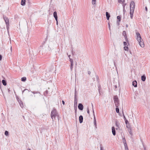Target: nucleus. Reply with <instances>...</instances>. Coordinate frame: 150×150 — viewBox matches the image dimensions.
<instances>
[{
	"label": "nucleus",
	"mask_w": 150,
	"mask_h": 150,
	"mask_svg": "<svg viewBox=\"0 0 150 150\" xmlns=\"http://www.w3.org/2000/svg\"><path fill=\"white\" fill-rule=\"evenodd\" d=\"M51 117L52 119V121H54L53 119H55L56 117H57L58 120H59V116L56 110L54 108H53L51 113Z\"/></svg>",
	"instance_id": "nucleus-1"
},
{
	"label": "nucleus",
	"mask_w": 150,
	"mask_h": 150,
	"mask_svg": "<svg viewBox=\"0 0 150 150\" xmlns=\"http://www.w3.org/2000/svg\"><path fill=\"white\" fill-rule=\"evenodd\" d=\"M113 99L116 107H118L119 106V102L117 96H114Z\"/></svg>",
	"instance_id": "nucleus-2"
},
{
	"label": "nucleus",
	"mask_w": 150,
	"mask_h": 150,
	"mask_svg": "<svg viewBox=\"0 0 150 150\" xmlns=\"http://www.w3.org/2000/svg\"><path fill=\"white\" fill-rule=\"evenodd\" d=\"M4 19L5 21L6 25V27L7 29L8 30L9 26V21L8 18L6 17V16H3Z\"/></svg>",
	"instance_id": "nucleus-3"
},
{
	"label": "nucleus",
	"mask_w": 150,
	"mask_h": 150,
	"mask_svg": "<svg viewBox=\"0 0 150 150\" xmlns=\"http://www.w3.org/2000/svg\"><path fill=\"white\" fill-rule=\"evenodd\" d=\"M135 6L134 2L133 1H131L130 6V11H134Z\"/></svg>",
	"instance_id": "nucleus-4"
},
{
	"label": "nucleus",
	"mask_w": 150,
	"mask_h": 150,
	"mask_svg": "<svg viewBox=\"0 0 150 150\" xmlns=\"http://www.w3.org/2000/svg\"><path fill=\"white\" fill-rule=\"evenodd\" d=\"M136 39L138 42L142 40L140 33L138 32H137L136 33Z\"/></svg>",
	"instance_id": "nucleus-5"
},
{
	"label": "nucleus",
	"mask_w": 150,
	"mask_h": 150,
	"mask_svg": "<svg viewBox=\"0 0 150 150\" xmlns=\"http://www.w3.org/2000/svg\"><path fill=\"white\" fill-rule=\"evenodd\" d=\"M138 42L139 45L142 47L143 48L144 47V44L143 41V40H142L140 41H139Z\"/></svg>",
	"instance_id": "nucleus-6"
},
{
	"label": "nucleus",
	"mask_w": 150,
	"mask_h": 150,
	"mask_svg": "<svg viewBox=\"0 0 150 150\" xmlns=\"http://www.w3.org/2000/svg\"><path fill=\"white\" fill-rule=\"evenodd\" d=\"M78 108L80 110H82L83 109V106L81 103H79L78 105Z\"/></svg>",
	"instance_id": "nucleus-7"
},
{
	"label": "nucleus",
	"mask_w": 150,
	"mask_h": 150,
	"mask_svg": "<svg viewBox=\"0 0 150 150\" xmlns=\"http://www.w3.org/2000/svg\"><path fill=\"white\" fill-rule=\"evenodd\" d=\"M18 100L21 107L22 108H23V102L20 99H18Z\"/></svg>",
	"instance_id": "nucleus-8"
},
{
	"label": "nucleus",
	"mask_w": 150,
	"mask_h": 150,
	"mask_svg": "<svg viewBox=\"0 0 150 150\" xmlns=\"http://www.w3.org/2000/svg\"><path fill=\"white\" fill-rule=\"evenodd\" d=\"M77 98L76 95H74V105H77Z\"/></svg>",
	"instance_id": "nucleus-9"
},
{
	"label": "nucleus",
	"mask_w": 150,
	"mask_h": 150,
	"mask_svg": "<svg viewBox=\"0 0 150 150\" xmlns=\"http://www.w3.org/2000/svg\"><path fill=\"white\" fill-rule=\"evenodd\" d=\"M53 16L54 17L56 21H57L58 17L57 15V13L56 11H54L53 13Z\"/></svg>",
	"instance_id": "nucleus-10"
},
{
	"label": "nucleus",
	"mask_w": 150,
	"mask_h": 150,
	"mask_svg": "<svg viewBox=\"0 0 150 150\" xmlns=\"http://www.w3.org/2000/svg\"><path fill=\"white\" fill-rule=\"evenodd\" d=\"M112 132L113 135L115 136L116 135L115 131V127H112Z\"/></svg>",
	"instance_id": "nucleus-11"
},
{
	"label": "nucleus",
	"mask_w": 150,
	"mask_h": 150,
	"mask_svg": "<svg viewBox=\"0 0 150 150\" xmlns=\"http://www.w3.org/2000/svg\"><path fill=\"white\" fill-rule=\"evenodd\" d=\"M79 122L80 123H81L83 122V117L82 115H80L79 117Z\"/></svg>",
	"instance_id": "nucleus-12"
},
{
	"label": "nucleus",
	"mask_w": 150,
	"mask_h": 150,
	"mask_svg": "<svg viewBox=\"0 0 150 150\" xmlns=\"http://www.w3.org/2000/svg\"><path fill=\"white\" fill-rule=\"evenodd\" d=\"M106 16L107 19L108 20H109L110 17V14L107 12H106Z\"/></svg>",
	"instance_id": "nucleus-13"
},
{
	"label": "nucleus",
	"mask_w": 150,
	"mask_h": 150,
	"mask_svg": "<svg viewBox=\"0 0 150 150\" xmlns=\"http://www.w3.org/2000/svg\"><path fill=\"white\" fill-rule=\"evenodd\" d=\"M122 141L124 145H126L127 144L126 139L124 137H122Z\"/></svg>",
	"instance_id": "nucleus-14"
},
{
	"label": "nucleus",
	"mask_w": 150,
	"mask_h": 150,
	"mask_svg": "<svg viewBox=\"0 0 150 150\" xmlns=\"http://www.w3.org/2000/svg\"><path fill=\"white\" fill-rule=\"evenodd\" d=\"M132 85L134 87H137V82L136 81H134L132 82Z\"/></svg>",
	"instance_id": "nucleus-15"
},
{
	"label": "nucleus",
	"mask_w": 150,
	"mask_h": 150,
	"mask_svg": "<svg viewBox=\"0 0 150 150\" xmlns=\"http://www.w3.org/2000/svg\"><path fill=\"white\" fill-rule=\"evenodd\" d=\"M117 18L118 20V21H117V23L119 25L121 20V17L120 16H118L117 17Z\"/></svg>",
	"instance_id": "nucleus-16"
},
{
	"label": "nucleus",
	"mask_w": 150,
	"mask_h": 150,
	"mask_svg": "<svg viewBox=\"0 0 150 150\" xmlns=\"http://www.w3.org/2000/svg\"><path fill=\"white\" fill-rule=\"evenodd\" d=\"M146 79V77L145 75H143L141 76V79L143 81H145Z\"/></svg>",
	"instance_id": "nucleus-17"
},
{
	"label": "nucleus",
	"mask_w": 150,
	"mask_h": 150,
	"mask_svg": "<svg viewBox=\"0 0 150 150\" xmlns=\"http://www.w3.org/2000/svg\"><path fill=\"white\" fill-rule=\"evenodd\" d=\"M25 0H22L21 4L22 6H24L25 4Z\"/></svg>",
	"instance_id": "nucleus-18"
},
{
	"label": "nucleus",
	"mask_w": 150,
	"mask_h": 150,
	"mask_svg": "<svg viewBox=\"0 0 150 150\" xmlns=\"http://www.w3.org/2000/svg\"><path fill=\"white\" fill-rule=\"evenodd\" d=\"M134 11H130V17L132 19L133 17V14Z\"/></svg>",
	"instance_id": "nucleus-19"
},
{
	"label": "nucleus",
	"mask_w": 150,
	"mask_h": 150,
	"mask_svg": "<svg viewBox=\"0 0 150 150\" xmlns=\"http://www.w3.org/2000/svg\"><path fill=\"white\" fill-rule=\"evenodd\" d=\"M2 82L3 85L4 86H6V81L4 80H3L2 81Z\"/></svg>",
	"instance_id": "nucleus-20"
},
{
	"label": "nucleus",
	"mask_w": 150,
	"mask_h": 150,
	"mask_svg": "<svg viewBox=\"0 0 150 150\" xmlns=\"http://www.w3.org/2000/svg\"><path fill=\"white\" fill-rule=\"evenodd\" d=\"M74 66V63H71L70 69L72 71Z\"/></svg>",
	"instance_id": "nucleus-21"
},
{
	"label": "nucleus",
	"mask_w": 150,
	"mask_h": 150,
	"mask_svg": "<svg viewBox=\"0 0 150 150\" xmlns=\"http://www.w3.org/2000/svg\"><path fill=\"white\" fill-rule=\"evenodd\" d=\"M93 123L96 129L97 128V125H96V120H94L93 121Z\"/></svg>",
	"instance_id": "nucleus-22"
},
{
	"label": "nucleus",
	"mask_w": 150,
	"mask_h": 150,
	"mask_svg": "<svg viewBox=\"0 0 150 150\" xmlns=\"http://www.w3.org/2000/svg\"><path fill=\"white\" fill-rule=\"evenodd\" d=\"M31 92L33 93V94L39 93L40 94V92L39 91H31Z\"/></svg>",
	"instance_id": "nucleus-23"
},
{
	"label": "nucleus",
	"mask_w": 150,
	"mask_h": 150,
	"mask_svg": "<svg viewBox=\"0 0 150 150\" xmlns=\"http://www.w3.org/2000/svg\"><path fill=\"white\" fill-rule=\"evenodd\" d=\"M26 78L25 77H23L21 78V80L22 81H25L26 80Z\"/></svg>",
	"instance_id": "nucleus-24"
},
{
	"label": "nucleus",
	"mask_w": 150,
	"mask_h": 150,
	"mask_svg": "<svg viewBox=\"0 0 150 150\" xmlns=\"http://www.w3.org/2000/svg\"><path fill=\"white\" fill-rule=\"evenodd\" d=\"M26 92L27 93H28L29 92V90L27 89H24L22 93H23L25 92Z\"/></svg>",
	"instance_id": "nucleus-25"
},
{
	"label": "nucleus",
	"mask_w": 150,
	"mask_h": 150,
	"mask_svg": "<svg viewBox=\"0 0 150 150\" xmlns=\"http://www.w3.org/2000/svg\"><path fill=\"white\" fill-rule=\"evenodd\" d=\"M124 49L125 50L128 51L129 49L128 47V45H127V46H125V47H124Z\"/></svg>",
	"instance_id": "nucleus-26"
},
{
	"label": "nucleus",
	"mask_w": 150,
	"mask_h": 150,
	"mask_svg": "<svg viewBox=\"0 0 150 150\" xmlns=\"http://www.w3.org/2000/svg\"><path fill=\"white\" fill-rule=\"evenodd\" d=\"M124 146H125V150H128V146H127V144H126V145H124Z\"/></svg>",
	"instance_id": "nucleus-27"
},
{
	"label": "nucleus",
	"mask_w": 150,
	"mask_h": 150,
	"mask_svg": "<svg viewBox=\"0 0 150 150\" xmlns=\"http://www.w3.org/2000/svg\"><path fill=\"white\" fill-rule=\"evenodd\" d=\"M116 112L117 113H118L119 112V108L117 107H116Z\"/></svg>",
	"instance_id": "nucleus-28"
},
{
	"label": "nucleus",
	"mask_w": 150,
	"mask_h": 150,
	"mask_svg": "<svg viewBox=\"0 0 150 150\" xmlns=\"http://www.w3.org/2000/svg\"><path fill=\"white\" fill-rule=\"evenodd\" d=\"M4 134L6 136H8V132L7 131H6L5 132Z\"/></svg>",
	"instance_id": "nucleus-29"
},
{
	"label": "nucleus",
	"mask_w": 150,
	"mask_h": 150,
	"mask_svg": "<svg viewBox=\"0 0 150 150\" xmlns=\"http://www.w3.org/2000/svg\"><path fill=\"white\" fill-rule=\"evenodd\" d=\"M115 125H116V126L119 128V123H118V122H117V121H116L115 122Z\"/></svg>",
	"instance_id": "nucleus-30"
},
{
	"label": "nucleus",
	"mask_w": 150,
	"mask_h": 150,
	"mask_svg": "<svg viewBox=\"0 0 150 150\" xmlns=\"http://www.w3.org/2000/svg\"><path fill=\"white\" fill-rule=\"evenodd\" d=\"M96 0H92V3L93 5L95 4H96Z\"/></svg>",
	"instance_id": "nucleus-31"
},
{
	"label": "nucleus",
	"mask_w": 150,
	"mask_h": 150,
	"mask_svg": "<svg viewBox=\"0 0 150 150\" xmlns=\"http://www.w3.org/2000/svg\"><path fill=\"white\" fill-rule=\"evenodd\" d=\"M126 5V4L123 3L122 6L123 7V11H124V10H125V5Z\"/></svg>",
	"instance_id": "nucleus-32"
},
{
	"label": "nucleus",
	"mask_w": 150,
	"mask_h": 150,
	"mask_svg": "<svg viewBox=\"0 0 150 150\" xmlns=\"http://www.w3.org/2000/svg\"><path fill=\"white\" fill-rule=\"evenodd\" d=\"M122 34L124 37H125V35H127L126 34V32L125 31H123Z\"/></svg>",
	"instance_id": "nucleus-33"
},
{
	"label": "nucleus",
	"mask_w": 150,
	"mask_h": 150,
	"mask_svg": "<svg viewBox=\"0 0 150 150\" xmlns=\"http://www.w3.org/2000/svg\"><path fill=\"white\" fill-rule=\"evenodd\" d=\"M124 37L125 38V39L126 41L127 42H128V39H127V35H125V37Z\"/></svg>",
	"instance_id": "nucleus-34"
},
{
	"label": "nucleus",
	"mask_w": 150,
	"mask_h": 150,
	"mask_svg": "<svg viewBox=\"0 0 150 150\" xmlns=\"http://www.w3.org/2000/svg\"><path fill=\"white\" fill-rule=\"evenodd\" d=\"M92 110H93V116H94V115H95L94 112V109H93V105L92 104Z\"/></svg>",
	"instance_id": "nucleus-35"
},
{
	"label": "nucleus",
	"mask_w": 150,
	"mask_h": 150,
	"mask_svg": "<svg viewBox=\"0 0 150 150\" xmlns=\"http://www.w3.org/2000/svg\"><path fill=\"white\" fill-rule=\"evenodd\" d=\"M126 127L127 128H128V129H129L130 128V125H129V124H127L126 125Z\"/></svg>",
	"instance_id": "nucleus-36"
},
{
	"label": "nucleus",
	"mask_w": 150,
	"mask_h": 150,
	"mask_svg": "<svg viewBox=\"0 0 150 150\" xmlns=\"http://www.w3.org/2000/svg\"><path fill=\"white\" fill-rule=\"evenodd\" d=\"M69 59H70V61L71 62V63H74L73 60L72 59H71L70 58Z\"/></svg>",
	"instance_id": "nucleus-37"
},
{
	"label": "nucleus",
	"mask_w": 150,
	"mask_h": 150,
	"mask_svg": "<svg viewBox=\"0 0 150 150\" xmlns=\"http://www.w3.org/2000/svg\"><path fill=\"white\" fill-rule=\"evenodd\" d=\"M125 120V123H126V125L129 124V123L128 121L127 120Z\"/></svg>",
	"instance_id": "nucleus-38"
},
{
	"label": "nucleus",
	"mask_w": 150,
	"mask_h": 150,
	"mask_svg": "<svg viewBox=\"0 0 150 150\" xmlns=\"http://www.w3.org/2000/svg\"><path fill=\"white\" fill-rule=\"evenodd\" d=\"M124 1V0H118L119 3H121L123 2Z\"/></svg>",
	"instance_id": "nucleus-39"
},
{
	"label": "nucleus",
	"mask_w": 150,
	"mask_h": 150,
	"mask_svg": "<svg viewBox=\"0 0 150 150\" xmlns=\"http://www.w3.org/2000/svg\"><path fill=\"white\" fill-rule=\"evenodd\" d=\"M108 28H109V30H110V24L109 23H108Z\"/></svg>",
	"instance_id": "nucleus-40"
},
{
	"label": "nucleus",
	"mask_w": 150,
	"mask_h": 150,
	"mask_svg": "<svg viewBox=\"0 0 150 150\" xmlns=\"http://www.w3.org/2000/svg\"><path fill=\"white\" fill-rule=\"evenodd\" d=\"M123 43H124V45L125 46H127V43L126 42H124Z\"/></svg>",
	"instance_id": "nucleus-41"
},
{
	"label": "nucleus",
	"mask_w": 150,
	"mask_h": 150,
	"mask_svg": "<svg viewBox=\"0 0 150 150\" xmlns=\"http://www.w3.org/2000/svg\"><path fill=\"white\" fill-rule=\"evenodd\" d=\"M100 150H104L103 149V148L101 145H100Z\"/></svg>",
	"instance_id": "nucleus-42"
},
{
	"label": "nucleus",
	"mask_w": 150,
	"mask_h": 150,
	"mask_svg": "<svg viewBox=\"0 0 150 150\" xmlns=\"http://www.w3.org/2000/svg\"><path fill=\"white\" fill-rule=\"evenodd\" d=\"M122 113L123 114V117H124V119L125 120H127L126 118V117H125V115L124 114L123 111L122 112Z\"/></svg>",
	"instance_id": "nucleus-43"
},
{
	"label": "nucleus",
	"mask_w": 150,
	"mask_h": 150,
	"mask_svg": "<svg viewBox=\"0 0 150 150\" xmlns=\"http://www.w3.org/2000/svg\"><path fill=\"white\" fill-rule=\"evenodd\" d=\"M87 113H88V114L89 115L90 114V112H89V110L88 108V109H87Z\"/></svg>",
	"instance_id": "nucleus-44"
},
{
	"label": "nucleus",
	"mask_w": 150,
	"mask_h": 150,
	"mask_svg": "<svg viewBox=\"0 0 150 150\" xmlns=\"http://www.w3.org/2000/svg\"><path fill=\"white\" fill-rule=\"evenodd\" d=\"M145 10H146V11L147 12L148 10H147V7L146 6H145Z\"/></svg>",
	"instance_id": "nucleus-45"
},
{
	"label": "nucleus",
	"mask_w": 150,
	"mask_h": 150,
	"mask_svg": "<svg viewBox=\"0 0 150 150\" xmlns=\"http://www.w3.org/2000/svg\"><path fill=\"white\" fill-rule=\"evenodd\" d=\"M74 94H75L74 95H76V89H75Z\"/></svg>",
	"instance_id": "nucleus-46"
},
{
	"label": "nucleus",
	"mask_w": 150,
	"mask_h": 150,
	"mask_svg": "<svg viewBox=\"0 0 150 150\" xmlns=\"http://www.w3.org/2000/svg\"><path fill=\"white\" fill-rule=\"evenodd\" d=\"M46 93V94H47L48 93V91H46L44 93V94Z\"/></svg>",
	"instance_id": "nucleus-47"
},
{
	"label": "nucleus",
	"mask_w": 150,
	"mask_h": 150,
	"mask_svg": "<svg viewBox=\"0 0 150 150\" xmlns=\"http://www.w3.org/2000/svg\"><path fill=\"white\" fill-rule=\"evenodd\" d=\"M62 103L63 104V105H64L65 104L64 101L63 100H62Z\"/></svg>",
	"instance_id": "nucleus-48"
},
{
	"label": "nucleus",
	"mask_w": 150,
	"mask_h": 150,
	"mask_svg": "<svg viewBox=\"0 0 150 150\" xmlns=\"http://www.w3.org/2000/svg\"><path fill=\"white\" fill-rule=\"evenodd\" d=\"M88 74L90 75L91 74V72L90 71H88Z\"/></svg>",
	"instance_id": "nucleus-49"
},
{
	"label": "nucleus",
	"mask_w": 150,
	"mask_h": 150,
	"mask_svg": "<svg viewBox=\"0 0 150 150\" xmlns=\"http://www.w3.org/2000/svg\"><path fill=\"white\" fill-rule=\"evenodd\" d=\"M93 120H96V117H95V115H94V116Z\"/></svg>",
	"instance_id": "nucleus-50"
},
{
	"label": "nucleus",
	"mask_w": 150,
	"mask_h": 150,
	"mask_svg": "<svg viewBox=\"0 0 150 150\" xmlns=\"http://www.w3.org/2000/svg\"><path fill=\"white\" fill-rule=\"evenodd\" d=\"M2 56L1 55H0V60H1L2 59Z\"/></svg>",
	"instance_id": "nucleus-51"
},
{
	"label": "nucleus",
	"mask_w": 150,
	"mask_h": 150,
	"mask_svg": "<svg viewBox=\"0 0 150 150\" xmlns=\"http://www.w3.org/2000/svg\"><path fill=\"white\" fill-rule=\"evenodd\" d=\"M99 94L100 95V88L99 87Z\"/></svg>",
	"instance_id": "nucleus-52"
},
{
	"label": "nucleus",
	"mask_w": 150,
	"mask_h": 150,
	"mask_svg": "<svg viewBox=\"0 0 150 150\" xmlns=\"http://www.w3.org/2000/svg\"><path fill=\"white\" fill-rule=\"evenodd\" d=\"M56 21V22H57V25H58V21H57H57Z\"/></svg>",
	"instance_id": "nucleus-53"
},
{
	"label": "nucleus",
	"mask_w": 150,
	"mask_h": 150,
	"mask_svg": "<svg viewBox=\"0 0 150 150\" xmlns=\"http://www.w3.org/2000/svg\"><path fill=\"white\" fill-rule=\"evenodd\" d=\"M11 51H12V47H11Z\"/></svg>",
	"instance_id": "nucleus-54"
},
{
	"label": "nucleus",
	"mask_w": 150,
	"mask_h": 150,
	"mask_svg": "<svg viewBox=\"0 0 150 150\" xmlns=\"http://www.w3.org/2000/svg\"><path fill=\"white\" fill-rule=\"evenodd\" d=\"M70 56H70V55H69L68 56V57H69V59H70Z\"/></svg>",
	"instance_id": "nucleus-55"
},
{
	"label": "nucleus",
	"mask_w": 150,
	"mask_h": 150,
	"mask_svg": "<svg viewBox=\"0 0 150 150\" xmlns=\"http://www.w3.org/2000/svg\"><path fill=\"white\" fill-rule=\"evenodd\" d=\"M126 27H128V25H127H127H126Z\"/></svg>",
	"instance_id": "nucleus-56"
},
{
	"label": "nucleus",
	"mask_w": 150,
	"mask_h": 150,
	"mask_svg": "<svg viewBox=\"0 0 150 150\" xmlns=\"http://www.w3.org/2000/svg\"><path fill=\"white\" fill-rule=\"evenodd\" d=\"M28 150H30V149L28 148Z\"/></svg>",
	"instance_id": "nucleus-57"
},
{
	"label": "nucleus",
	"mask_w": 150,
	"mask_h": 150,
	"mask_svg": "<svg viewBox=\"0 0 150 150\" xmlns=\"http://www.w3.org/2000/svg\"><path fill=\"white\" fill-rule=\"evenodd\" d=\"M115 88H117V86H115Z\"/></svg>",
	"instance_id": "nucleus-58"
},
{
	"label": "nucleus",
	"mask_w": 150,
	"mask_h": 150,
	"mask_svg": "<svg viewBox=\"0 0 150 150\" xmlns=\"http://www.w3.org/2000/svg\"><path fill=\"white\" fill-rule=\"evenodd\" d=\"M8 91H9V89H8Z\"/></svg>",
	"instance_id": "nucleus-59"
}]
</instances>
